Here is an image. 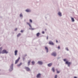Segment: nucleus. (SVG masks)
Returning <instances> with one entry per match:
<instances>
[{
    "label": "nucleus",
    "instance_id": "obj_16",
    "mask_svg": "<svg viewBox=\"0 0 78 78\" xmlns=\"http://www.w3.org/2000/svg\"><path fill=\"white\" fill-rule=\"evenodd\" d=\"M71 20L72 21V22H75V20L72 17H71Z\"/></svg>",
    "mask_w": 78,
    "mask_h": 78
},
{
    "label": "nucleus",
    "instance_id": "obj_31",
    "mask_svg": "<svg viewBox=\"0 0 78 78\" xmlns=\"http://www.w3.org/2000/svg\"><path fill=\"white\" fill-rule=\"evenodd\" d=\"M27 56V54H25L24 55V57H26Z\"/></svg>",
    "mask_w": 78,
    "mask_h": 78
},
{
    "label": "nucleus",
    "instance_id": "obj_35",
    "mask_svg": "<svg viewBox=\"0 0 78 78\" xmlns=\"http://www.w3.org/2000/svg\"><path fill=\"white\" fill-rule=\"evenodd\" d=\"M48 39V36H47V39Z\"/></svg>",
    "mask_w": 78,
    "mask_h": 78
},
{
    "label": "nucleus",
    "instance_id": "obj_36",
    "mask_svg": "<svg viewBox=\"0 0 78 78\" xmlns=\"http://www.w3.org/2000/svg\"><path fill=\"white\" fill-rule=\"evenodd\" d=\"M31 30H34V29H33V28H32V27H31Z\"/></svg>",
    "mask_w": 78,
    "mask_h": 78
},
{
    "label": "nucleus",
    "instance_id": "obj_27",
    "mask_svg": "<svg viewBox=\"0 0 78 78\" xmlns=\"http://www.w3.org/2000/svg\"><path fill=\"white\" fill-rule=\"evenodd\" d=\"M58 78V76L57 75H55V78Z\"/></svg>",
    "mask_w": 78,
    "mask_h": 78
},
{
    "label": "nucleus",
    "instance_id": "obj_26",
    "mask_svg": "<svg viewBox=\"0 0 78 78\" xmlns=\"http://www.w3.org/2000/svg\"><path fill=\"white\" fill-rule=\"evenodd\" d=\"M66 50H67V51H69V49H68V48H66Z\"/></svg>",
    "mask_w": 78,
    "mask_h": 78
},
{
    "label": "nucleus",
    "instance_id": "obj_14",
    "mask_svg": "<svg viewBox=\"0 0 78 78\" xmlns=\"http://www.w3.org/2000/svg\"><path fill=\"white\" fill-rule=\"evenodd\" d=\"M31 62V60H29L28 61L27 64L28 66H30V62Z\"/></svg>",
    "mask_w": 78,
    "mask_h": 78
},
{
    "label": "nucleus",
    "instance_id": "obj_6",
    "mask_svg": "<svg viewBox=\"0 0 78 78\" xmlns=\"http://www.w3.org/2000/svg\"><path fill=\"white\" fill-rule=\"evenodd\" d=\"M49 44L51 45H54V43L51 41H50L49 42Z\"/></svg>",
    "mask_w": 78,
    "mask_h": 78
},
{
    "label": "nucleus",
    "instance_id": "obj_3",
    "mask_svg": "<svg viewBox=\"0 0 78 78\" xmlns=\"http://www.w3.org/2000/svg\"><path fill=\"white\" fill-rule=\"evenodd\" d=\"M13 64H12L10 66V69L9 70V72H11L12 70H13Z\"/></svg>",
    "mask_w": 78,
    "mask_h": 78
},
{
    "label": "nucleus",
    "instance_id": "obj_19",
    "mask_svg": "<svg viewBox=\"0 0 78 78\" xmlns=\"http://www.w3.org/2000/svg\"><path fill=\"white\" fill-rule=\"evenodd\" d=\"M39 34H40V33H38L36 34L37 36V37H39Z\"/></svg>",
    "mask_w": 78,
    "mask_h": 78
},
{
    "label": "nucleus",
    "instance_id": "obj_30",
    "mask_svg": "<svg viewBox=\"0 0 78 78\" xmlns=\"http://www.w3.org/2000/svg\"><path fill=\"white\" fill-rule=\"evenodd\" d=\"M60 72H59V71H57V73H59Z\"/></svg>",
    "mask_w": 78,
    "mask_h": 78
},
{
    "label": "nucleus",
    "instance_id": "obj_28",
    "mask_svg": "<svg viewBox=\"0 0 78 78\" xmlns=\"http://www.w3.org/2000/svg\"><path fill=\"white\" fill-rule=\"evenodd\" d=\"M21 33H23V30H21L20 31Z\"/></svg>",
    "mask_w": 78,
    "mask_h": 78
},
{
    "label": "nucleus",
    "instance_id": "obj_18",
    "mask_svg": "<svg viewBox=\"0 0 78 78\" xmlns=\"http://www.w3.org/2000/svg\"><path fill=\"white\" fill-rule=\"evenodd\" d=\"M2 48H0V54L2 53Z\"/></svg>",
    "mask_w": 78,
    "mask_h": 78
},
{
    "label": "nucleus",
    "instance_id": "obj_15",
    "mask_svg": "<svg viewBox=\"0 0 78 78\" xmlns=\"http://www.w3.org/2000/svg\"><path fill=\"white\" fill-rule=\"evenodd\" d=\"M45 50H46L47 53H48V49L47 47H45Z\"/></svg>",
    "mask_w": 78,
    "mask_h": 78
},
{
    "label": "nucleus",
    "instance_id": "obj_42",
    "mask_svg": "<svg viewBox=\"0 0 78 78\" xmlns=\"http://www.w3.org/2000/svg\"><path fill=\"white\" fill-rule=\"evenodd\" d=\"M1 70L0 69V71Z\"/></svg>",
    "mask_w": 78,
    "mask_h": 78
},
{
    "label": "nucleus",
    "instance_id": "obj_29",
    "mask_svg": "<svg viewBox=\"0 0 78 78\" xmlns=\"http://www.w3.org/2000/svg\"><path fill=\"white\" fill-rule=\"evenodd\" d=\"M42 34H44V33H45V32H44V31H42Z\"/></svg>",
    "mask_w": 78,
    "mask_h": 78
},
{
    "label": "nucleus",
    "instance_id": "obj_40",
    "mask_svg": "<svg viewBox=\"0 0 78 78\" xmlns=\"http://www.w3.org/2000/svg\"><path fill=\"white\" fill-rule=\"evenodd\" d=\"M45 31H46L47 30V29H45Z\"/></svg>",
    "mask_w": 78,
    "mask_h": 78
},
{
    "label": "nucleus",
    "instance_id": "obj_8",
    "mask_svg": "<svg viewBox=\"0 0 78 78\" xmlns=\"http://www.w3.org/2000/svg\"><path fill=\"white\" fill-rule=\"evenodd\" d=\"M19 59H20V57H19L15 61V64H17L18 62L19 61Z\"/></svg>",
    "mask_w": 78,
    "mask_h": 78
},
{
    "label": "nucleus",
    "instance_id": "obj_11",
    "mask_svg": "<svg viewBox=\"0 0 78 78\" xmlns=\"http://www.w3.org/2000/svg\"><path fill=\"white\" fill-rule=\"evenodd\" d=\"M58 15L60 17H61L62 16V13L59 12H58Z\"/></svg>",
    "mask_w": 78,
    "mask_h": 78
},
{
    "label": "nucleus",
    "instance_id": "obj_41",
    "mask_svg": "<svg viewBox=\"0 0 78 78\" xmlns=\"http://www.w3.org/2000/svg\"><path fill=\"white\" fill-rule=\"evenodd\" d=\"M29 29H30H30H31V28H30Z\"/></svg>",
    "mask_w": 78,
    "mask_h": 78
},
{
    "label": "nucleus",
    "instance_id": "obj_4",
    "mask_svg": "<svg viewBox=\"0 0 78 78\" xmlns=\"http://www.w3.org/2000/svg\"><path fill=\"white\" fill-rule=\"evenodd\" d=\"M25 69L27 72H30V68H29L28 67L25 66Z\"/></svg>",
    "mask_w": 78,
    "mask_h": 78
},
{
    "label": "nucleus",
    "instance_id": "obj_1",
    "mask_svg": "<svg viewBox=\"0 0 78 78\" xmlns=\"http://www.w3.org/2000/svg\"><path fill=\"white\" fill-rule=\"evenodd\" d=\"M64 61L65 62H65V64H66L68 65V67H70V64H72V63L70 62H69V61H66V59H63Z\"/></svg>",
    "mask_w": 78,
    "mask_h": 78
},
{
    "label": "nucleus",
    "instance_id": "obj_32",
    "mask_svg": "<svg viewBox=\"0 0 78 78\" xmlns=\"http://www.w3.org/2000/svg\"><path fill=\"white\" fill-rule=\"evenodd\" d=\"M61 58V57H58L57 58V59H59Z\"/></svg>",
    "mask_w": 78,
    "mask_h": 78
},
{
    "label": "nucleus",
    "instance_id": "obj_39",
    "mask_svg": "<svg viewBox=\"0 0 78 78\" xmlns=\"http://www.w3.org/2000/svg\"><path fill=\"white\" fill-rule=\"evenodd\" d=\"M74 78H77V77H76V76H75V77H74Z\"/></svg>",
    "mask_w": 78,
    "mask_h": 78
},
{
    "label": "nucleus",
    "instance_id": "obj_23",
    "mask_svg": "<svg viewBox=\"0 0 78 78\" xmlns=\"http://www.w3.org/2000/svg\"><path fill=\"white\" fill-rule=\"evenodd\" d=\"M52 70L53 72H55V68H52Z\"/></svg>",
    "mask_w": 78,
    "mask_h": 78
},
{
    "label": "nucleus",
    "instance_id": "obj_34",
    "mask_svg": "<svg viewBox=\"0 0 78 78\" xmlns=\"http://www.w3.org/2000/svg\"><path fill=\"white\" fill-rule=\"evenodd\" d=\"M17 28L15 29V31H17Z\"/></svg>",
    "mask_w": 78,
    "mask_h": 78
},
{
    "label": "nucleus",
    "instance_id": "obj_7",
    "mask_svg": "<svg viewBox=\"0 0 78 78\" xmlns=\"http://www.w3.org/2000/svg\"><path fill=\"white\" fill-rule=\"evenodd\" d=\"M38 64L40 65H42L43 64V62L42 61H39L38 62Z\"/></svg>",
    "mask_w": 78,
    "mask_h": 78
},
{
    "label": "nucleus",
    "instance_id": "obj_21",
    "mask_svg": "<svg viewBox=\"0 0 78 78\" xmlns=\"http://www.w3.org/2000/svg\"><path fill=\"white\" fill-rule=\"evenodd\" d=\"M31 62L32 63V65H34V64H35V62H34V61H33L32 62Z\"/></svg>",
    "mask_w": 78,
    "mask_h": 78
},
{
    "label": "nucleus",
    "instance_id": "obj_22",
    "mask_svg": "<svg viewBox=\"0 0 78 78\" xmlns=\"http://www.w3.org/2000/svg\"><path fill=\"white\" fill-rule=\"evenodd\" d=\"M21 35V34L20 33L18 34L17 35V37H19V36H20Z\"/></svg>",
    "mask_w": 78,
    "mask_h": 78
},
{
    "label": "nucleus",
    "instance_id": "obj_5",
    "mask_svg": "<svg viewBox=\"0 0 78 78\" xmlns=\"http://www.w3.org/2000/svg\"><path fill=\"white\" fill-rule=\"evenodd\" d=\"M51 55L52 56H54V57H55V56H56V52H54L51 54Z\"/></svg>",
    "mask_w": 78,
    "mask_h": 78
},
{
    "label": "nucleus",
    "instance_id": "obj_37",
    "mask_svg": "<svg viewBox=\"0 0 78 78\" xmlns=\"http://www.w3.org/2000/svg\"><path fill=\"white\" fill-rule=\"evenodd\" d=\"M23 61H24V60L25 58H24V57H23Z\"/></svg>",
    "mask_w": 78,
    "mask_h": 78
},
{
    "label": "nucleus",
    "instance_id": "obj_9",
    "mask_svg": "<svg viewBox=\"0 0 78 78\" xmlns=\"http://www.w3.org/2000/svg\"><path fill=\"white\" fill-rule=\"evenodd\" d=\"M26 11L27 12H31V10L30 9H27L26 10Z\"/></svg>",
    "mask_w": 78,
    "mask_h": 78
},
{
    "label": "nucleus",
    "instance_id": "obj_17",
    "mask_svg": "<svg viewBox=\"0 0 78 78\" xmlns=\"http://www.w3.org/2000/svg\"><path fill=\"white\" fill-rule=\"evenodd\" d=\"M27 25H29V27H30L31 28V27H31V24H30V23H28L27 22Z\"/></svg>",
    "mask_w": 78,
    "mask_h": 78
},
{
    "label": "nucleus",
    "instance_id": "obj_20",
    "mask_svg": "<svg viewBox=\"0 0 78 78\" xmlns=\"http://www.w3.org/2000/svg\"><path fill=\"white\" fill-rule=\"evenodd\" d=\"M22 64V63H20V64L18 65L17 66H18V67H20V66Z\"/></svg>",
    "mask_w": 78,
    "mask_h": 78
},
{
    "label": "nucleus",
    "instance_id": "obj_43",
    "mask_svg": "<svg viewBox=\"0 0 78 78\" xmlns=\"http://www.w3.org/2000/svg\"><path fill=\"white\" fill-rule=\"evenodd\" d=\"M56 70H57V69Z\"/></svg>",
    "mask_w": 78,
    "mask_h": 78
},
{
    "label": "nucleus",
    "instance_id": "obj_24",
    "mask_svg": "<svg viewBox=\"0 0 78 78\" xmlns=\"http://www.w3.org/2000/svg\"><path fill=\"white\" fill-rule=\"evenodd\" d=\"M20 17H23V15L22 13H21L20 15Z\"/></svg>",
    "mask_w": 78,
    "mask_h": 78
},
{
    "label": "nucleus",
    "instance_id": "obj_2",
    "mask_svg": "<svg viewBox=\"0 0 78 78\" xmlns=\"http://www.w3.org/2000/svg\"><path fill=\"white\" fill-rule=\"evenodd\" d=\"M8 52L5 49L3 50L1 52V53H2V54H5H5H8Z\"/></svg>",
    "mask_w": 78,
    "mask_h": 78
},
{
    "label": "nucleus",
    "instance_id": "obj_13",
    "mask_svg": "<svg viewBox=\"0 0 78 78\" xmlns=\"http://www.w3.org/2000/svg\"><path fill=\"white\" fill-rule=\"evenodd\" d=\"M41 74L40 73L38 74L37 76V78H40Z\"/></svg>",
    "mask_w": 78,
    "mask_h": 78
},
{
    "label": "nucleus",
    "instance_id": "obj_25",
    "mask_svg": "<svg viewBox=\"0 0 78 78\" xmlns=\"http://www.w3.org/2000/svg\"><path fill=\"white\" fill-rule=\"evenodd\" d=\"M30 23H32L33 22V21L31 19L30 20Z\"/></svg>",
    "mask_w": 78,
    "mask_h": 78
},
{
    "label": "nucleus",
    "instance_id": "obj_33",
    "mask_svg": "<svg viewBox=\"0 0 78 78\" xmlns=\"http://www.w3.org/2000/svg\"><path fill=\"white\" fill-rule=\"evenodd\" d=\"M58 49H60V46H59L58 47Z\"/></svg>",
    "mask_w": 78,
    "mask_h": 78
},
{
    "label": "nucleus",
    "instance_id": "obj_38",
    "mask_svg": "<svg viewBox=\"0 0 78 78\" xmlns=\"http://www.w3.org/2000/svg\"><path fill=\"white\" fill-rule=\"evenodd\" d=\"M56 42L57 43H58V41L57 40H56Z\"/></svg>",
    "mask_w": 78,
    "mask_h": 78
},
{
    "label": "nucleus",
    "instance_id": "obj_10",
    "mask_svg": "<svg viewBox=\"0 0 78 78\" xmlns=\"http://www.w3.org/2000/svg\"><path fill=\"white\" fill-rule=\"evenodd\" d=\"M52 65H53V63H50L48 64V67H51Z\"/></svg>",
    "mask_w": 78,
    "mask_h": 78
},
{
    "label": "nucleus",
    "instance_id": "obj_12",
    "mask_svg": "<svg viewBox=\"0 0 78 78\" xmlns=\"http://www.w3.org/2000/svg\"><path fill=\"white\" fill-rule=\"evenodd\" d=\"M17 52H18V51L17 50H16L15 51V56H17Z\"/></svg>",
    "mask_w": 78,
    "mask_h": 78
}]
</instances>
